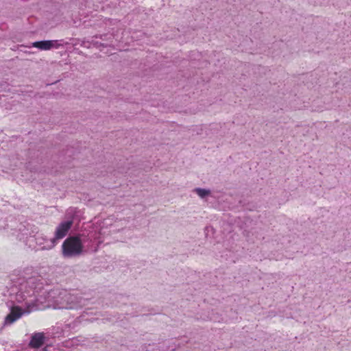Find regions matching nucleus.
I'll use <instances>...</instances> for the list:
<instances>
[{
	"label": "nucleus",
	"mask_w": 351,
	"mask_h": 351,
	"mask_svg": "<svg viewBox=\"0 0 351 351\" xmlns=\"http://www.w3.org/2000/svg\"><path fill=\"white\" fill-rule=\"evenodd\" d=\"M20 273L23 278L19 282H14L10 287V295L14 296L18 302H22L27 296L34 293V291L29 287L33 282L30 277L35 273L34 268L31 266L25 267Z\"/></svg>",
	"instance_id": "1"
},
{
	"label": "nucleus",
	"mask_w": 351,
	"mask_h": 351,
	"mask_svg": "<svg viewBox=\"0 0 351 351\" xmlns=\"http://www.w3.org/2000/svg\"><path fill=\"white\" fill-rule=\"evenodd\" d=\"M56 302V308L60 309H75L84 305L81 297L66 291H62L59 293Z\"/></svg>",
	"instance_id": "2"
},
{
	"label": "nucleus",
	"mask_w": 351,
	"mask_h": 351,
	"mask_svg": "<svg viewBox=\"0 0 351 351\" xmlns=\"http://www.w3.org/2000/svg\"><path fill=\"white\" fill-rule=\"evenodd\" d=\"M62 252L64 258H73L83 252V245L80 238L70 237L62 243Z\"/></svg>",
	"instance_id": "3"
},
{
	"label": "nucleus",
	"mask_w": 351,
	"mask_h": 351,
	"mask_svg": "<svg viewBox=\"0 0 351 351\" xmlns=\"http://www.w3.org/2000/svg\"><path fill=\"white\" fill-rule=\"evenodd\" d=\"M72 226L71 221H66L60 223L56 228L55 237L47 241V243L42 247L43 250H51L57 243V241L64 238Z\"/></svg>",
	"instance_id": "4"
},
{
	"label": "nucleus",
	"mask_w": 351,
	"mask_h": 351,
	"mask_svg": "<svg viewBox=\"0 0 351 351\" xmlns=\"http://www.w3.org/2000/svg\"><path fill=\"white\" fill-rule=\"evenodd\" d=\"M32 47L40 50L47 51L51 49H58L63 45V41L58 40L36 41L32 44Z\"/></svg>",
	"instance_id": "5"
},
{
	"label": "nucleus",
	"mask_w": 351,
	"mask_h": 351,
	"mask_svg": "<svg viewBox=\"0 0 351 351\" xmlns=\"http://www.w3.org/2000/svg\"><path fill=\"white\" fill-rule=\"evenodd\" d=\"M23 313L24 312L20 307H12L10 313L5 318V325H10L13 324L14 322L18 320Z\"/></svg>",
	"instance_id": "6"
},
{
	"label": "nucleus",
	"mask_w": 351,
	"mask_h": 351,
	"mask_svg": "<svg viewBox=\"0 0 351 351\" xmlns=\"http://www.w3.org/2000/svg\"><path fill=\"white\" fill-rule=\"evenodd\" d=\"M43 342H44V335H43V333L38 332V333L34 334L32 336V339L29 343V345L32 348H39L43 344Z\"/></svg>",
	"instance_id": "7"
},
{
	"label": "nucleus",
	"mask_w": 351,
	"mask_h": 351,
	"mask_svg": "<svg viewBox=\"0 0 351 351\" xmlns=\"http://www.w3.org/2000/svg\"><path fill=\"white\" fill-rule=\"evenodd\" d=\"M112 222V218H108L104 219L102 222H101L99 224V234H106V232L104 231V229L108 228V226H111Z\"/></svg>",
	"instance_id": "8"
},
{
	"label": "nucleus",
	"mask_w": 351,
	"mask_h": 351,
	"mask_svg": "<svg viewBox=\"0 0 351 351\" xmlns=\"http://www.w3.org/2000/svg\"><path fill=\"white\" fill-rule=\"evenodd\" d=\"M194 192L200 197L205 198L210 195V191L206 189L196 188Z\"/></svg>",
	"instance_id": "9"
}]
</instances>
